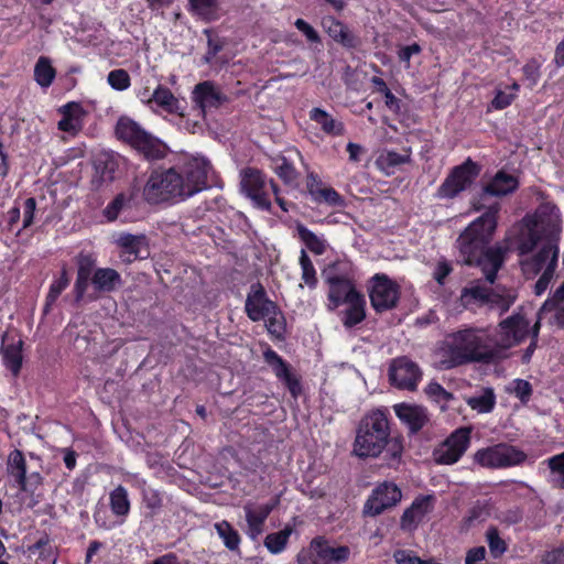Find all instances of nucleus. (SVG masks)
Returning a JSON list of instances; mask_svg holds the SVG:
<instances>
[{"instance_id": "f257e3e1", "label": "nucleus", "mask_w": 564, "mask_h": 564, "mask_svg": "<svg viewBox=\"0 0 564 564\" xmlns=\"http://www.w3.org/2000/svg\"><path fill=\"white\" fill-rule=\"evenodd\" d=\"M561 236L560 210L552 204L541 205L533 216L524 217L509 231L507 240L521 257L520 265L527 278L541 274L534 293L543 294L557 265Z\"/></svg>"}, {"instance_id": "f03ea898", "label": "nucleus", "mask_w": 564, "mask_h": 564, "mask_svg": "<svg viewBox=\"0 0 564 564\" xmlns=\"http://www.w3.org/2000/svg\"><path fill=\"white\" fill-rule=\"evenodd\" d=\"M519 186L518 180L499 171L484 187L474 203L477 210L485 213L474 220L457 239V248L462 261L466 264H477L481 268L486 280L494 283L498 270L505 260V250L499 247H488L497 228L500 209L498 202H489L491 196L499 197L514 192Z\"/></svg>"}, {"instance_id": "7ed1b4c3", "label": "nucleus", "mask_w": 564, "mask_h": 564, "mask_svg": "<svg viewBox=\"0 0 564 564\" xmlns=\"http://www.w3.org/2000/svg\"><path fill=\"white\" fill-rule=\"evenodd\" d=\"M210 172L205 158L186 156L171 169L153 171L143 187V197L151 204L183 202L206 188Z\"/></svg>"}, {"instance_id": "20e7f679", "label": "nucleus", "mask_w": 564, "mask_h": 564, "mask_svg": "<svg viewBox=\"0 0 564 564\" xmlns=\"http://www.w3.org/2000/svg\"><path fill=\"white\" fill-rule=\"evenodd\" d=\"M436 356L443 369L468 362L499 361L492 341V332L484 327H467L449 334L436 351Z\"/></svg>"}, {"instance_id": "39448f33", "label": "nucleus", "mask_w": 564, "mask_h": 564, "mask_svg": "<svg viewBox=\"0 0 564 564\" xmlns=\"http://www.w3.org/2000/svg\"><path fill=\"white\" fill-rule=\"evenodd\" d=\"M390 427L387 410L377 409L366 414L357 429L354 453L359 457H377L388 447L391 460H399L402 445L397 440H389Z\"/></svg>"}, {"instance_id": "423d86ee", "label": "nucleus", "mask_w": 564, "mask_h": 564, "mask_svg": "<svg viewBox=\"0 0 564 564\" xmlns=\"http://www.w3.org/2000/svg\"><path fill=\"white\" fill-rule=\"evenodd\" d=\"M531 334L532 327L522 312H517L502 319L492 332V341L498 360L508 358L509 350L520 345Z\"/></svg>"}, {"instance_id": "0eeeda50", "label": "nucleus", "mask_w": 564, "mask_h": 564, "mask_svg": "<svg viewBox=\"0 0 564 564\" xmlns=\"http://www.w3.org/2000/svg\"><path fill=\"white\" fill-rule=\"evenodd\" d=\"M350 549L334 545L323 539H315L297 555L299 564H341L349 560Z\"/></svg>"}, {"instance_id": "6e6552de", "label": "nucleus", "mask_w": 564, "mask_h": 564, "mask_svg": "<svg viewBox=\"0 0 564 564\" xmlns=\"http://www.w3.org/2000/svg\"><path fill=\"white\" fill-rule=\"evenodd\" d=\"M475 462L486 468H508L523 463L527 455L508 444H497L478 449Z\"/></svg>"}, {"instance_id": "1a4fd4ad", "label": "nucleus", "mask_w": 564, "mask_h": 564, "mask_svg": "<svg viewBox=\"0 0 564 564\" xmlns=\"http://www.w3.org/2000/svg\"><path fill=\"white\" fill-rule=\"evenodd\" d=\"M371 306L377 312L389 311L395 307L400 297L399 285L384 274H376L369 285Z\"/></svg>"}, {"instance_id": "9d476101", "label": "nucleus", "mask_w": 564, "mask_h": 564, "mask_svg": "<svg viewBox=\"0 0 564 564\" xmlns=\"http://www.w3.org/2000/svg\"><path fill=\"white\" fill-rule=\"evenodd\" d=\"M479 174V169L470 159L454 167L438 188V196L452 198L468 188Z\"/></svg>"}, {"instance_id": "9b49d317", "label": "nucleus", "mask_w": 564, "mask_h": 564, "mask_svg": "<svg viewBox=\"0 0 564 564\" xmlns=\"http://www.w3.org/2000/svg\"><path fill=\"white\" fill-rule=\"evenodd\" d=\"M390 381L399 389L415 390L422 372L419 366L406 357L397 358L390 366Z\"/></svg>"}, {"instance_id": "f8f14e48", "label": "nucleus", "mask_w": 564, "mask_h": 564, "mask_svg": "<svg viewBox=\"0 0 564 564\" xmlns=\"http://www.w3.org/2000/svg\"><path fill=\"white\" fill-rule=\"evenodd\" d=\"M469 445V430L455 431L434 453L440 464H454L466 452Z\"/></svg>"}, {"instance_id": "ddd939ff", "label": "nucleus", "mask_w": 564, "mask_h": 564, "mask_svg": "<svg viewBox=\"0 0 564 564\" xmlns=\"http://www.w3.org/2000/svg\"><path fill=\"white\" fill-rule=\"evenodd\" d=\"M401 490L392 482L378 486L365 505L364 512L368 516L380 514L384 509L394 506L401 499Z\"/></svg>"}, {"instance_id": "4468645a", "label": "nucleus", "mask_w": 564, "mask_h": 564, "mask_svg": "<svg viewBox=\"0 0 564 564\" xmlns=\"http://www.w3.org/2000/svg\"><path fill=\"white\" fill-rule=\"evenodd\" d=\"M240 186L258 206L268 208L269 200L265 193V181L259 170L247 167L240 173Z\"/></svg>"}, {"instance_id": "2eb2a0df", "label": "nucleus", "mask_w": 564, "mask_h": 564, "mask_svg": "<svg viewBox=\"0 0 564 564\" xmlns=\"http://www.w3.org/2000/svg\"><path fill=\"white\" fill-rule=\"evenodd\" d=\"M276 503L278 500L263 505L254 502H247L245 505L243 510L247 521L246 534L251 540H257L258 536L263 533L264 522Z\"/></svg>"}, {"instance_id": "dca6fc26", "label": "nucleus", "mask_w": 564, "mask_h": 564, "mask_svg": "<svg viewBox=\"0 0 564 564\" xmlns=\"http://www.w3.org/2000/svg\"><path fill=\"white\" fill-rule=\"evenodd\" d=\"M275 304L267 297L260 284L252 285L246 300V312L250 319L253 322L265 319L267 316L275 313Z\"/></svg>"}, {"instance_id": "f3484780", "label": "nucleus", "mask_w": 564, "mask_h": 564, "mask_svg": "<svg viewBox=\"0 0 564 564\" xmlns=\"http://www.w3.org/2000/svg\"><path fill=\"white\" fill-rule=\"evenodd\" d=\"M116 242L122 249L121 258L124 262H132L149 256L148 242L142 235L121 234Z\"/></svg>"}, {"instance_id": "a211bd4d", "label": "nucleus", "mask_w": 564, "mask_h": 564, "mask_svg": "<svg viewBox=\"0 0 564 564\" xmlns=\"http://www.w3.org/2000/svg\"><path fill=\"white\" fill-rule=\"evenodd\" d=\"M327 281L329 283V308L335 310L339 305L346 303L347 301H351V299H356L359 294L351 281L347 278L343 276H328Z\"/></svg>"}, {"instance_id": "6ab92c4d", "label": "nucleus", "mask_w": 564, "mask_h": 564, "mask_svg": "<svg viewBox=\"0 0 564 564\" xmlns=\"http://www.w3.org/2000/svg\"><path fill=\"white\" fill-rule=\"evenodd\" d=\"M433 510V500L431 497L417 498L408 508L401 519L403 529L412 530L423 522Z\"/></svg>"}, {"instance_id": "aec40b11", "label": "nucleus", "mask_w": 564, "mask_h": 564, "mask_svg": "<svg viewBox=\"0 0 564 564\" xmlns=\"http://www.w3.org/2000/svg\"><path fill=\"white\" fill-rule=\"evenodd\" d=\"M397 416L405 423L412 432L421 430L427 422V414L423 406L400 403L393 406Z\"/></svg>"}, {"instance_id": "412c9836", "label": "nucleus", "mask_w": 564, "mask_h": 564, "mask_svg": "<svg viewBox=\"0 0 564 564\" xmlns=\"http://www.w3.org/2000/svg\"><path fill=\"white\" fill-rule=\"evenodd\" d=\"M193 101L205 112L208 109L219 107L224 101V96L210 82H204L196 85L193 91Z\"/></svg>"}, {"instance_id": "4be33fe9", "label": "nucleus", "mask_w": 564, "mask_h": 564, "mask_svg": "<svg viewBox=\"0 0 564 564\" xmlns=\"http://www.w3.org/2000/svg\"><path fill=\"white\" fill-rule=\"evenodd\" d=\"M307 189L317 203H325L329 206L344 205V198L333 187L324 186L314 173L307 176Z\"/></svg>"}, {"instance_id": "5701e85b", "label": "nucleus", "mask_w": 564, "mask_h": 564, "mask_svg": "<svg viewBox=\"0 0 564 564\" xmlns=\"http://www.w3.org/2000/svg\"><path fill=\"white\" fill-rule=\"evenodd\" d=\"M152 101H154L153 111H164L172 115L183 116L184 106L172 91L162 85H159L152 93Z\"/></svg>"}, {"instance_id": "b1692460", "label": "nucleus", "mask_w": 564, "mask_h": 564, "mask_svg": "<svg viewBox=\"0 0 564 564\" xmlns=\"http://www.w3.org/2000/svg\"><path fill=\"white\" fill-rule=\"evenodd\" d=\"M541 322H545L558 328L564 327V304L544 302L540 308L538 321L532 326L534 338L539 335Z\"/></svg>"}, {"instance_id": "393cba45", "label": "nucleus", "mask_w": 564, "mask_h": 564, "mask_svg": "<svg viewBox=\"0 0 564 564\" xmlns=\"http://www.w3.org/2000/svg\"><path fill=\"white\" fill-rule=\"evenodd\" d=\"M59 112L63 118L58 121V129L70 134H76L83 127V108L78 104L69 102L63 106Z\"/></svg>"}, {"instance_id": "a878e982", "label": "nucleus", "mask_w": 564, "mask_h": 564, "mask_svg": "<svg viewBox=\"0 0 564 564\" xmlns=\"http://www.w3.org/2000/svg\"><path fill=\"white\" fill-rule=\"evenodd\" d=\"M517 297L518 294L513 289L498 286L488 291L487 306L503 314L513 305Z\"/></svg>"}, {"instance_id": "bb28decb", "label": "nucleus", "mask_w": 564, "mask_h": 564, "mask_svg": "<svg viewBox=\"0 0 564 564\" xmlns=\"http://www.w3.org/2000/svg\"><path fill=\"white\" fill-rule=\"evenodd\" d=\"M188 12L196 19L212 22L219 18L218 0H188Z\"/></svg>"}, {"instance_id": "cd10ccee", "label": "nucleus", "mask_w": 564, "mask_h": 564, "mask_svg": "<svg viewBox=\"0 0 564 564\" xmlns=\"http://www.w3.org/2000/svg\"><path fill=\"white\" fill-rule=\"evenodd\" d=\"M91 283L99 292H111L121 284V276L113 269L100 268L94 272Z\"/></svg>"}, {"instance_id": "c85d7f7f", "label": "nucleus", "mask_w": 564, "mask_h": 564, "mask_svg": "<svg viewBox=\"0 0 564 564\" xmlns=\"http://www.w3.org/2000/svg\"><path fill=\"white\" fill-rule=\"evenodd\" d=\"M410 161V152L403 154L391 150H382L377 160V167L387 175L394 173L395 169Z\"/></svg>"}, {"instance_id": "c756f323", "label": "nucleus", "mask_w": 564, "mask_h": 564, "mask_svg": "<svg viewBox=\"0 0 564 564\" xmlns=\"http://www.w3.org/2000/svg\"><path fill=\"white\" fill-rule=\"evenodd\" d=\"M22 340H13L3 345L1 350V358L3 365L17 376L22 365Z\"/></svg>"}, {"instance_id": "7c9ffc66", "label": "nucleus", "mask_w": 564, "mask_h": 564, "mask_svg": "<svg viewBox=\"0 0 564 564\" xmlns=\"http://www.w3.org/2000/svg\"><path fill=\"white\" fill-rule=\"evenodd\" d=\"M322 25L325 32L336 42H339L346 46L354 45V36L349 32L348 28L340 21L333 17H325L322 20Z\"/></svg>"}, {"instance_id": "2f4dec72", "label": "nucleus", "mask_w": 564, "mask_h": 564, "mask_svg": "<svg viewBox=\"0 0 564 564\" xmlns=\"http://www.w3.org/2000/svg\"><path fill=\"white\" fill-rule=\"evenodd\" d=\"M135 150L141 152L147 159L158 160L164 156V144L153 135L144 132L138 142L133 145Z\"/></svg>"}, {"instance_id": "473e14b6", "label": "nucleus", "mask_w": 564, "mask_h": 564, "mask_svg": "<svg viewBox=\"0 0 564 564\" xmlns=\"http://www.w3.org/2000/svg\"><path fill=\"white\" fill-rule=\"evenodd\" d=\"M488 291L489 289L479 284L465 288L460 294V303L469 310L487 306Z\"/></svg>"}, {"instance_id": "72a5a7b5", "label": "nucleus", "mask_w": 564, "mask_h": 564, "mask_svg": "<svg viewBox=\"0 0 564 564\" xmlns=\"http://www.w3.org/2000/svg\"><path fill=\"white\" fill-rule=\"evenodd\" d=\"M145 131L133 120L121 118L116 126V134L119 139L128 142L132 147L138 142Z\"/></svg>"}, {"instance_id": "f704fd0d", "label": "nucleus", "mask_w": 564, "mask_h": 564, "mask_svg": "<svg viewBox=\"0 0 564 564\" xmlns=\"http://www.w3.org/2000/svg\"><path fill=\"white\" fill-rule=\"evenodd\" d=\"M311 120L321 126L324 132L328 134H341L344 127L341 122L336 121L329 113L321 108H313L310 112Z\"/></svg>"}, {"instance_id": "c9c22d12", "label": "nucleus", "mask_w": 564, "mask_h": 564, "mask_svg": "<svg viewBox=\"0 0 564 564\" xmlns=\"http://www.w3.org/2000/svg\"><path fill=\"white\" fill-rule=\"evenodd\" d=\"M8 469L10 474L15 478L21 489L25 490V459L20 451L15 449L10 453L8 458Z\"/></svg>"}, {"instance_id": "e433bc0d", "label": "nucleus", "mask_w": 564, "mask_h": 564, "mask_svg": "<svg viewBox=\"0 0 564 564\" xmlns=\"http://www.w3.org/2000/svg\"><path fill=\"white\" fill-rule=\"evenodd\" d=\"M215 530L224 544L230 551H238L240 545V535L237 530L227 521H220L215 523Z\"/></svg>"}, {"instance_id": "4c0bfd02", "label": "nucleus", "mask_w": 564, "mask_h": 564, "mask_svg": "<svg viewBox=\"0 0 564 564\" xmlns=\"http://www.w3.org/2000/svg\"><path fill=\"white\" fill-rule=\"evenodd\" d=\"M349 305L345 313L344 324L348 327L359 324L365 318V300L358 294L356 299L347 301Z\"/></svg>"}, {"instance_id": "58836bf2", "label": "nucleus", "mask_w": 564, "mask_h": 564, "mask_svg": "<svg viewBox=\"0 0 564 564\" xmlns=\"http://www.w3.org/2000/svg\"><path fill=\"white\" fill-rule=\"evenodd\" d=\"M110 508L116 516L124 517L130 511L128 491L124 487L118 486L110 492Z\"/></svg>"}, {"instance_id": "ea45409f", "label": "nucleus", "mask_w": 564, "mask_h": 564, "mask_svg": "<svg viewBox=\"0 0 564 564\" xmlns=\"http://www.w3.org/2000/svg\"><path fill=\"white\" fill-rule=\"evenodd\" d=\"M550 469V480L557 488H564V452L545 460Z\"/></svg>"}, {"instance_id": "a19ab883", "label": "nucleus", "mask_w": 564, "mask_h": 564, "mask_svg": "<svg viewBox=\"0 0 564 564\" xmlns=\"http://www.w3.org/2000/svg\"><path fill=\"white\" fill-rule=\"evenodd\" d=\"M34 77L36 83L42 87H48L52 84L55 77V70L47 57L39 58L34 68Z\"/></svg>"}, {"instance_id": "79ce46f5", "label": "nucleus", "mask_w": 564, "mask_h": 564, "mask_svg": "<svg viewBox=\"0 0 564 564\" xmlns=\"http://www.w3.org/2000/svg\"><path fill=\"white\" fill-rule=\"evenodd\" d=\"M292 533L291 528H285L279 532L268 534L264 540L265 547L272 553V554H279L281 553L288 543V540Z\"/></svg>"}, {"instance_id": "37998d69", "label": "nucleus", "mask_w": 564, "mask_h": 564, "mask_svg": "<svg viewBox=\"0 0 564 564\" xmlns=\"http://www.w3.org/2000/svg\"><path fill=\"white\" fill-rule=\"evenodd\" d=\"M299 236L312 252L316 254H323L325 252L327 243L322 237L316 236L303 226L299 227Z\"/></svg>"}, {"instance_id": "c03bdc74", "label": "nucleus", "mask_w": 564, "mask_h": 564, "mask_svg": "<svg viewBox=\"0 0 564 564\" xmlns=\"http://www.w3.org/2000/svg\"><path fill=\"white\" fill-rule=\"evenodd\" d=\"M468 405L479 413L490 412L495 405V395L491 390H485L479 395L467 399Z\"/></svg>"}, {"instance_id": "a18cd8bd", "label": "nucleus", "mask_w": 564, "mask_h": 564, "mask_svg": "<svg viewBox=\"0 0 564 564\" xmlns=\"http://www.w3.org/2000/svg\"><path fill=\"white\" fill-rule=\"evenodd\" d=\"M518 91L519 85L517 83H513L511 86L506 87V89H498L495 98L491 101V106L495 109H503L508 107L516 98Z\"/></svg>"}, {"instance_id": "49530a36", "label": "nucleus", "mask_w": 564, "mask_h": 564, "mask_svg": "<svg viewBox=\"0 0 564 564\" xmlns=\"http://www.w3.org/2000/svg\"><path fill=\"white\" fill-rule=\"evenodd\" d=\"M264 359L267 364L272 368L275 376L283 380L288 376L291 375L288 365L282 360V358L272 349H268L264 351Z\"/></svg>"}, {"instance_id": "de8ad7c7", "label": "nucleus", "mask_w": 564, "mask_h": 564, "mask_svg": "<svg viewBox=\"0 0 564 564\" xmlns=\"http://www.w3.org/2000/svg\"><path fill=\"white\" fill-rule=\"evenodd\" d=\"M274 171L288 184L294 183L297 180L294 166L284 156L274 160Z\"/></svg>"}, {"instance_id": "09e8293b", "label": "nucleus", "mask_w": 564, "mask_h": 564, "mask_svg": "<svg viewBox=\"0 0 564 564\" xmlns=\"http://www.w3.org/2000/svg\"><path fill=\"white\" fill-rule=\"evenodd\" d=\"M69 278L65 269H63L61 276L54 280L50 286V291L46 296V307L53 305L61 293L68 286Z\"/></svg>"}, {"instance_id": "8fccbe9b", "label": "nucleus", "mask_w": 564, "mask_h": 564, "mask_svg": "<svg viewBox=\"0 0 564 564\" xmlns=\"http://www.w3.org/2000/svg\"><path fill=\"white\" fill-rule=\"evenodd\" d=\"M107 82L115 90L123 91L131 85V79L127 70L113 69L108 74Z\"/></svg>"}, {"instance_id": "3c124183", "label": "nucleus", "mask_w": 564, "mask_h": 564, "mask_svg": "<svg viewBox=\"0 0 564 564\" xmlns=\"http://www.w3.org/2000/svg\"><path fill=\"white\" fill-rule=\"evenodd\" d=\"M300 264L302 269V280L307 286L314 288L317 283L316 271L304 250L301 251Z\"/></svg>"}, {"instance_id": "603ef678", "label": "nucleus", "mask_w": 564, "mask_h": 564, "mask_svg": "<svg viewBox=\"0 0 564 564\" xmlns=\"http://www.w3.org/2000/svg\"><path fill=\"white\" fill-rule=\"evenodd\" d=\"M130 203V198L124 194L117 195L111 203L105 208L104 214L109 221L118 218L121 210H123Z\"/></svg>"}, {"instance_id": "864d4df0", "label": "nucleus", "mask_w": 564, "mask_h": 564, "mask_svg": "<svg viewBox=\"0 0 564 564\" xmlns=\"http://www.w3.org/2000/svg\"><path fill=\"white\" fill-rule=\"evenodd\" d=\"M204 33L207 35L208 50L204 55L205 63H212L217 53L223 48V42L216 39L212 31L205 30Z\"/></svg>"}, {"instance_id": "5fc2aeb1", "label": "nucleus", "mask_w": 564, "mask_h": 564, "mask_svg": "<svg viewBox=\"0 0 564 564\" xmlns=\"http://www.w3.org/2000/svg\"><path fill=\"white\" fill-rule=\"evenodd\" d=\"M265 321L267 328L269 333L276 337H281L284 333V322L282 315L278 312V308L275 307V313L271 316H267Z\"/></svg>"}, {"instance_id": "6e6d98bb", "label": "nucleus", "mask_w": 564, "mask_h": 564, "mask_svg": "<svg viewBox=\"0 0 564 564\" xmlns=\"http://www.w3.org/2000/svg\"><path fill=\"white\" fill-rule=\"evenodd\" d=\"M540 67L541 64L531 59L523 66V75L524 78L529 82L530 86L533 87L536 85L540 78Z\"/></svg>"}, {"instance_id": "4d7b16f0", "label": "nucleus", "mask_w": 564, "mask_h": 564, "mask_svg": "<svg viewBox=\"0 0 564 564\" xmlns=\"http://www.w3.org/2000/svg\"><path fill=\"white\" fill-rule=\"evenodd\" d=\"M509 391L514 393L521 400L529 399L531 394V386L528 381L516 379L509 386Z\"/></svg>"}, {"instance_id": "13d9d810", "label": "nucleus", "mask_w": 564, "mask_h": 564, "mask_svg": "<svg viewBox=\"0 0 564 564\" xmlns=\"http://www.w3.org/2000/svg\"><path fill=\"white\" fill-rule=\"evenodd\" d=\"M487 540H488L490 552L495 556H498V555L502 554L506 551V544L500 539V536L498 535L497 530L490 529L487 532Z\"/></svg>"}, {"instance_id": "bf43d9fd", "label": "nucleus", "mask_w": 564, "mask_h": 564, "mask_svg": "<svg viewBox=\"0 0 564 564\" xmlns=\"http://www.w3.org/2000/svg\"><path fill=\"white\" fill-rule=\"evenodd\" d=\"M425 393L436 402L447 401L451 398V394L437 382H430Z\"/></svg>"}, {"instance_id": "052dcab7", "label": "nucleus", "mask_w": 564, "mask_h": 564, "mask_svg": "<svg viewBox=\"0 0 564 564\" xmlns=\"http://www.w3.org/2000/svg\"><path fill=\"white\" fill-rule=\"evenodd\" d=\"M421 51V46L416 43H413L411 45L400 47L398 52V57L400 62L405 64V67H410L411 58L414 55H419Z\"/></svg>"}, {"instance_id": "680f3d73", "label": "nucleus", "mask_w": 564, "mask_h": 564, "mask_svg": "<svg viewBox=\"0 0 564 564\" xmlns=\"http://www.w3.org/2000/svg\"><path fill=\"white\" fill-rule=\"evenodd\" d=\"M294 25L296 26V29L302 32L305 37L307 39V41L312 42V43H317L319 42V35L318 33L315 31V29L310 25L306 21H304L303 19H297L294 23Z\"/></svg>"}, {"instance_id": "e2e57ef3", "label": "nucleus", "mask_w": 564, "mask_h": 564, "mask_svg": "<svg viewBox=\"0 0 564 564\" xmlns=\"http://www.w3.org/2000/svg\"><path fill=\"white\" fill-rule=\"evenodd\" d=\"M36 202L30 197L25 199L23 205V228H28L33 224Z\"/></svg>"}, {"instance_id": "0e129e2a", "label": "nucleus", "mask_w": 564, "mask_h": 564, "mask_svg": "<svg viewBox=\"0 0 564 564\" xmlns=\"http://www.w3.org/2000/svg\"><path fill=\"white\" fill-rule=\"evenodd\" d=\"M486 550L484 546L474 547L466 555V564H484Z\"/></svg>"}, {"instance_id": "69168bd1", "label": "nucleus", "mask_w": 564, "mask_h": 564, "mask_svg": "<svg viewBox=\"0 0 564 564\" xmlns=\"http://www.w3.org/2000/svg\"><path fill=\"white\" fill-rule=\"evenodd\" d=\"M143 500L148 508L155 510L161 507L162 500L159 494L152 489L143 490Z\"/></svg>"}, {"instance_id": "338daca9", "label": "nucleus", "mask_w": 564, "mask_h": 564, "mask_svg": "<svg viewBox=\"0 0 564 564\" xmlns=\"http://www.w3.org/2000/svg\"><path fill=\"white\" fill-rule=\"evenodd\" d=\"M542 562L545 564H563L564 563V550L554 549L547 551L542 556Z\"/></svg>"}, {"instance_id": "774afa93", "label": "nucleus", "mask_w": 564, "mask_h": 564, "mask_svg": "<svg viewBox=\"0 0 564 564\" xmlns=\"http://www.w3.org/2000/svg\"><path fill=\"white\" fill-rule=\"evenodd\" d=\"M93 267H94L93 258L89 256H82L78 261L77 275L89 278Z\"/></svg>"}]
</instances>
